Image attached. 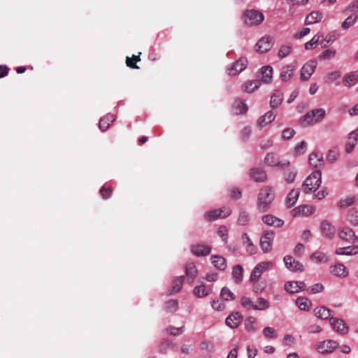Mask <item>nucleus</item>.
Masks as SVG:
<instances>
[{
    "instance_id": "1",
    "label": "nucleus",
    "mask_w": 358,
    "mask_h": 358,
    "mask_svg": "<svg viewBox=\"0 0 358 358\" xmlns=\"http://www.w3.org/2000/svg\"><path fill=\"white\" fill-rule=\"evenodd\" d=\"M275 199L274 192L271 187H264L262 188L257 196V210L260 213L268 211Z\"/></svg>"
},
{
    "instance_id": "2",
    "label": "nucleus",
    "mask_w": 358,
    "mask_h": 358,
    "mask_svg": "<svg viewBox=\"0 0 358 358\" xmlns=\"http://www.w3.org/2000/svg\"><path fill=\"white\" fill-rule=\"evenodd\" d=\"M322 182V173L320 170H315L305 180L303 187V192L310 193L316 191L320 186Z\"/></svg>"
},
{
    "instance_id": "3",
    "label": "nucleus",
    "mask_w": 358,
    "mask_h": 358,
    "mask_svg": "<svg viewBox=\"0 0 358 358\" xmlns=\"http://www.w3.org/2000/svg\"><path fill=\"white\" fill-rule=\"evenodd\" d=\"M325 116V110L323 108H316L303 115L300 120V124L303 126L313 124L322 120Z\"/></svg>"
},
{
    "instance_id": "4",
    "label": "nucleus",
    "mask_w": 358,
    "mask_h": 358,
    "mask_svg": "<svg viewBox=\"0 0 358 358\" xmlns=\"http://www.w3.org/2000/svg\"><path fill=\"white\" fill-rule=\"evenodd\" d=\"M264 16L262 13L257 10H246L243 15L245 23L248 26H256L263 22Z\"/></svg>"
},
{
    "instance_id": "5",
    "label": "nucleus",
    "mask_w": 358,
    "mask_h": 358,
    "mask_svg": "<svg viewBox=\"0 0 358 358\" xmlns=\"http://www.w3.org/2000/svg\"><path fill=\"white\" fill-rule=\"evenodd\" d=\"M317 68V62L314 59H310L305 63L300 71V79L302 81H306L310 79Z\"/></svg>"
},
{
    "instance_id": "6",
    "label": "nucleus",
    "mask_w": 358,
    "mask_h": 358,
    "mask_svg": "<svg viewBox=\"0 0 358 358\" xmlns=\"http://www.w3.org/2000/svg\"><path fill=\"white\" fill-rule=\"evenodd\" d=\"M264 163L266 165L271 167H278L279 169H283L287 166H289V162L287 160L280 161L277 155L270 152L268 153L264 158Z\"/></svg>"
},
{
    "instance_id": "7",
    "label": "nucleus",
    "mask_w": 358,
    "mask_h": 358,
    "mask_svg": "<svg viewBox=\"0 0 358 358\" xmlns=\"http://www.w3.org/2000/svg\"><path fill=\"white\" fill-rule=\"evenodd\" d=\"M231 213L229 208H221L208 211L204 214V218L208 221H214L218 218H225L228 217Z\"/></svg>"
},
{
    "instance_id": "8",
    "label": "nucleus",
    "mask_w": 358,
    "mask_h": 358,
    "mask_svg": "<svg viewBox=\"0 0 358 358\" xmlns=\"http://www.w3.org/2000/svg\"><path fill=\"white\" fill-rule=\"evenodd\" d=\"M273 266V263L271 262H262L257 264L254 268L252 270L250 280V281H254L255 280H259L262 274L271 268Z\"/></svg>"
},
{
    "instance_id": "9",
    "label": "nucleus",
    "mask_w": 358,
    "mask_h": 358,
    "mask_svg": "<svg viewBox=\"0 0 358 358\" xmlns=\"http://www.w3.org/2000/svg\"><path fill=\"white\" fill-rule=\"evenodd\" d=\"M274 238V234L272 231H266L261 237L260 247L265 253L270 252L272 249V243Z\"/></svg>"
},
{
    "instance_id": "10",
    "label": "nucleus",
    "mask_w": 358,
    "mask_h": 358,
    "mask_svg": "<svg viewBox=\"0 0 358 358\" xmlns=\"http://www.w3.org/2000/svg\"><path fill=\"white\" fill-rule=\"evenodd\" d=\"M338 236L341 239L350 243H354L358 241L355 231L349 227L339 229Z\"/></svg>"
},
{
    "instance_id": "11",
    "label": "nucleus",
    "mask_w": 358,
    "mask_h": 358,
    "mask_svg": "<svg viewBox=\"0 0 358 358\" xmlns=\"http://www.w3.org/2000/svg\"><path fill=\"white\" fill-rule=\"evenodd\" d=\"M338 344L333 340L324 341L317 345V350L322 354L331 353L338 347Z\"/></svg>"
},
{
    "instance_id": "12",
    "label": "nucleus",
    "mask_w": 358,
    "mask_h": 358,
    "mask_svg": "<svg viewBox=\"0 0 358 358\" xmlns=\"http://www.w3.org/2000/svg\"><path fill=\"white\" fill-rule=\"evenodd\" d=\"M285 267L292 272H301L303 271V266L299 261L292 258V256L287 255L283 258Z\"/></svg>"
},
{
    "instance_id": "13",
    "label": "nucleus",
    "mask_w": 358,
    "mask_h": 358,
    "mask_svg": "<svg viewBox=\"0 0 358 358\" xmlns=\"http://www.w3.org/2000/svg\"><path fill=\"white\" fill-rule=\"evenodd\" d=\"M248 59L245 57H241L233 63L230 68L227 69L229 75H236L243 71L248 65Z\"/></svg>"
},
{
    "instance_id": "14",
    "label": "nucleus",
    "mask_w": 358,
    "mask_h": 358,
    "mask_svg": "<svg viewBox=\"0 0 358 358\" xmlns=\"http://www.w3.org/2000/svg\"><path fill=\"white\" fill-rule=\"evenodd\" d=\"M296 69L297 66L294 62L284 66L280 74V80L283 82L288 81L292 77Z\"/></svg>"
},
{
    "instance_id": "15",
    "label": "nucleus",
    "mask_w": 358,
    "mask_h": 358,
    "mask_svg": "<svg viewBox=\"0 0 358 358\" xmlns=\"http://www.w3.org/2000/svg\"><path fill=\"white\" fill-rule=\"evenodd\" d=\"M306 285L302 281H288L285 284V289L290 294H296L304 290Z\"/></svg>"
},
{
    "instance_id": "16",
    "label": "nucleus",
    "mask_w": 358,
    "mask_h": 358,
    "mask_svg": "<svg viewBox=\"0 0 358 358\" xmlns=\"http://www.w3.org/2000/svg\"><path fill=\"white\" fill-rule=\"evenodd\" d=\"M243 320V316L239 312H234L227 316L225 320L226 325L231 329L237 328Z\"/></svg>"
},
{
    "instance_id": "17",
    "label": "nucleus",
    "mask_w": 358,
    "mask_h": 358,
    "mask_svg": "<svg viewBox=\"0 0 358 358\" xmlns=\"http://www.w3.org/2000/svg\"><path fill=\"white\" fill-rule=\"evenodd\" d=\"M272 38L268 36L261 38L256 44L257 50L260 53L266 52L272 48Z\"/></svg>"
},
{
    "instance_id": "18",
    "label": "nucleus",
    "mask_w": 358,
    "mask_h": 358,
    "mask_svg": "<svg viewBox=\"0 0 358 358\" xmlns=\"http://www.w3.org/2000/svg\"><path fill=\"white\" fill-rule=\"evenodd\" d=\"M310 166L315 170H320L323 166V156L318 152H312L308 158Z\"/></svg>"
},
{
    "instance_id": "19",
    "label": "nucleus",
    "mask_w": 358,
    "mask_h": 358,
    "mask_svg": "<svg viewBox=\"0 0 358 358\" xmlns=\"http://www.w3.org/2000/svg\"><path fill=\"white\" fill-rule=\"evenodd\" d=\"M330 323L334 329L341 334H346L348 332V327L345 322L339 318L331 317Z\"/></svg>"
},
{
    "instance_id": "20",
    "label": "nucleus",
    "mask_w": 358,
    "mask_h": 358,
    "mask_svg": "<svg viewBox=\"0 0 358 358\" xmlns=\"http://www.w3.org/2000/svg\"><path fill=\"white\" fill-rule=\"evenodd\" d=\"M315 211V208L312 205H302L294 208L292 213L294 216H308Z\"/></svg>"
},
{
    "instance_id": "21",
    "label": "nucleus",
    "mask_w": 358,
    "mask_h": 358,
    "mask_svg": "<svg viewBox=\"0 0 358 358\" xmlns=\"http://www.w3.org/2000/svg\"><path fill=\"white\" fill-rule=\"evenodd\" d=\"M191 251L197 257L207 256L210 253L211 248L203 244H196L192 245Z\"/></svg>"
},
{
    "instance_id": "22",
    "label": "nucleus",
    "mask_w": 358,
    "mask_h": 358,
    "mask_svg": "<svg viewBox=\"0 0 358 358\" xmlns=\"http://www.w3.org/2000/svg\"><path fill=\"white\" fill-rule=\"evenodd\" d=\"M320 229L323 236L326 238H331L334 236L335 228L329 221H322Z\"/></svg>"
},
{
    "instance_id": "23",
    "label": "nucleus",
    "mask_w": 358,
    "mask_h": 358,
    "mask_svg": "<svg viewBox=\"0 0 358 358\" xmlns=\"http://www.w3.org/2000/svg\"><path fill=\"white\" fill-rule=\"evenodd\" d=\"M212 285H206L204 284H201L200 285L196 286L194 288V294L199 298H203L208 296L212 292Z\"/></svg>"
},
{
    "instance_id": "24",
    "label": "nucleus",
    "mask_w": 358,
    "mask_h": 358,
    "mask_svg": "<svg viewBox=\"0 0 358 358\" xmlns=\"http://www.w3.org/2000/svg\"><path fill=\"white\" fill-rule=\"evenodd\" d=\"M262 222L268 226H273L275 227H280L284 224V221L282 220L271 214L264 215L262 217Z\"/></svg>"
},
{
    "instance_id": "25",
    "label": "nucleus",
    "mask_w": 358,
    "mask_h": 358,
    "mask_svg": "<svg viewBox=\"0 0 358 358\" xmlns=\"http://www.w3.org/2000/svg\"><path fill=\"white\" fill-rule=\"evenodd\" d=\"M275 118V115L272 111H268L264 115H262L257 120V126L262 128L267 124L271 123Z\"/></svg>"
},
{
    "instance_id": "26",
    "label": "nucleus",
    "mask_w": 358,
    "mask_h": 358,
    "mask_svg": "<svg viewBox=\"0 0 358 358\" xmlns=\"http://www.w3.org/2000/svg\"><path fill=\"white\" fill-rule=\"evenodd\" d=\"M250 177L255 181L259 182H264L267 178L266 172L258 168H254L250 170Z\"/></svg>"
},
{
    "instance_id": "27",
    "label": "nucleus",
    "mask_w": 358,
    "mask_h": 358,
    "mask_svg": "<svg viewBox=\"0 0 358 358\" xmlns=\"http://www.w3.org/2000/svg\"><path fill=\"white\" fill-rule=\"evenodd\" d=\"M310 259L315 264H325L329 261V257L325 253L318 250L314 252Z\"/></svg>"
},
{
    "instance_id": "28",
    "label": "nucleus",
    "mask_w": 358,
    "mask_h": 358,
    "mask_svg": "<svg viewBox=\"0 0 358 358\" xmlns=\"http://www.w3.org/2000/svg\"><path fill=\"white\" fill-rule=\"evenodd\" d=\"M331 272L338 277L344 278L348 275V271L344 264L338 263L331 266Z\"/></svg>"
},
{
    "instance_id": "29",
    "label": "nucleus",
    "mask_w": 358,
    "mask_h": 358,
    "mask_svg": "<svg viewBox=\"0 0 358 358\" xmlns=\"http://www.w3.org/2000/svg\"><path fill=\"white\" fill-rule=\"evenodd\" d=\"M335 253L338 255H355L358 254V245L338 248L335 250Z\"/></svg>"
},
{
    "instance_id": "30",
    "label": "nucleus",
    "mask_w": 358,
    "mask_h": 358,
    "mask_svg": "<svg viewBox=\"0 0 358 358\" xmlns=\"http://www.w3.org/2000/svg\"><path fill=\"white\" fill-rule=\"evenodd\" d=\"M357 138H358L357 131H352L349 134L348 141H347V143L345 145V150H346L347 153H350L353 150V149L357 143Z\"/></svg>"
},
{
    "instance_id": "31",
    "label": "nucleus",
    "mask_w": 358,
    "mask_h": 358,
    "mask_svg": "<svg viewBox=\"0 0 358 358\" xmlns=\"http://www.w3.org/2000/svg\"><path fill=\"white\" fill-rule=\"evenodd\" d=\"M185 273L189 278V283L192 284L198 274L197 268L193 262H188L185 265Z\"/></svg>"
},
{
    "instance_id": "32",
    "label": "nucleus",
    "mask_w": 358,
    "mask_h": 358,
    "mask_svg": "<svg viewBox=\"0 0 358 358\" xmlns=\"http://www.w3.org/2000/svg\"><path fill=\"white\" fill-rule=\"evenodd\" d=\"M115 120V117L113 114L108 113L106 115L101 117L99 120V127L101 131H106Z\"/></svg>"
},
{
    "instance_id": "33",
    "label": "nucleus",
    "mask_w": 358,
    "mask_h": 358,
    "mask_svg": "<svg viewBox=\"0 0 358 358\" xmlns=\"http://www.w3.org/2000/svg\"><path fill=\"white\" fill-rule=\"evenodd\" d=\"M285 168H287V169L284 172L285 181L288 184H291L295 180L297 171L294 167H292L289 165L287 166Z\"/></svg>"
},
{
    "instance_id": "34",
    "label": "nucleus",
    "mask_w": 358,
    "mask_h": 358,
    "mask_svg": "<svg viewBox=\"0 0 358 358\" xmlns=\"http://www.w3.org/2000/svg\"><path fill=\"white\" fill-rule=\"evenodd\" d=\"M314 312L315 316L322 320H327L331 318V310L325 306L317 307L315 308Z\"/></svg>"
},
{
    "instance_id": "35",
    "label": "nucleus",
    "mask_w": 358,
    "mask_h": 358,
    "mask_svg": "<svg viewBox=\"0 0 358 358\" xmlns=\"http://www.w3.org/2000/svg\"><path fill=\"white\" fill-rule=\"evenodd\" d=\"M242 241L243 244L246 248V251L250 255H254L256 253V247L252 243V241L250 240L249 236L247 233H243L242 235Z\"/></svg>"
},
{
    "instance_id": "36",
    "label": "nucleus",
    "mask_w": 358,
    "mask_h": 358,
    "mask_svg": "<svg viewBox=\"0 0 358 358\" xmlns=\"http://www.w3.org/2000/svg\"><path fill=\"white\" fill-rule=\"evenodd\" d=\"M262 81L268 83L273 77V68L271 66H264L261 68Z\"/></svg>"
},
{
    "instance_id": "37",
    "label": "nucleus",
    "mask_w": 358,
    "mask_h": 358,
    "mask_svg": "<svg viewBox=\"0 0 358 358\" xmlns=\"http://www.w3.org/2000/svg\"><path fill=\"white\" fill-rule=\"evenodd\" d=\"M212 264L220 271H224L227 268V262L225 258L220 255H213L211 257Z\"/></svg>"
},
{
    "instance_id": "38",
    "label": "nucleus",
    "mask_w": 358,
    "mask_h": 358,
    "mask_svg": "<svg viewBox=\"0 0 358 358\" xmlns=\"http://www.w3.org/2000/svg\"><path fill=\"white\" fill-rule=\"evenodd\" d=\"M245 329L250 333H254L257 330V323L256 319L252 316H249L244 321Z\"/></svg>"
},
{
    "instance_id": "39",
    "label": "nucleus",
    "mask_w": 358,
    "mask_h": 358,
    "mask_svg": "<svg viewBox=\"0 0 358 358\" xmlns=\"http://www.w3.org/2000/svg\"><path fill=\"white\" fill-rule=\"evenodd\" d=\"M243 268L241 265H236L232 269V277L235 283L238 284L242 282L243 278Z\"/></svg>"
},
{
    "instance_id": "40",
    "label": "nucleus",
    "mask_w": 358,
    "mask_h": 358,
    "mask_svg": "<svg viewBox=\"0 0 358 358\" xmlns=\"http://www.w3.org/2000/svg\"><path fill=\"white\" fill-rule=\"evenodd\" d=\"M248 110L247 105L241 101H235L232 106V113L234 115H240Z\"/></svg>"
},
{
    "instance_id": "41",
    "label": "nucleus",
    "mask_w": 358,
    "mask_h": 358,
    "mask_svg": "<svg viewBox=\"0 0 358 358\" xmlns=\"http://www.w3.org/2000/svg\"><path fill=\"white\" fill-rule=\"evenodd\" d=\"M299 196V190L298 189H294L291 190L286 198V203L288 207L293 206L297 201Z\"/></svg>"
},
{
    "instance_id": "42",
    "label": "nucleus",
    "mask_w": 358,
    "mask_h": 358,
    "mask_svg": "<svg viewBox=\"0 0 358 358\" xmlns=\"http://www.w3.org/2000/svg\"><path fill=\"white\" fill-rule=\"evenodd\" d=\"M185 280V276L181 275L175 278L172 282L171 292L169 294H172L173 293L178 292L181 290L182 287V285Z\"/></svg>"
},
{
    "instance_id": "43",
    "label": "nucleus",
    "mask_w": 358,
    "mask_h": 358,
    "mask_svg": "<svg viewBox=\"0 0 358 358\" xmlns=\"http://www.w3.org/2000/svg\"><path fill=\"white\" fill-rule=\"evenodd\" d=\"M343 85L346 87H350L358 82V75L354 72H350L343 77Z\"/></svg>"
},
{
    "instance_id": "44",
    "label": "nucleus",
    "mask_w": 358,
    "mask_h": 358,
    "mask_svg": "<svg viewBox=\"0 0 358 358\" xmlns=\"http://www.w3.org/2000/svg\"><path fill=\"white\" fill-rule=\"evenodd\" d=\"M322 17V13L318 11L311 12L309 15H308L305 20V24L306 25H310L318 22L321 20Z\"/></svg>"
},
{
    "instance_id": "45",
    "label": "nucleus",
    "mask_w": 358,
    "mask_h": 358,
    "mask_svg": "<svg viewBox=\"0 0 358 358\" xmlns=\"http://www.w3.org/2000/svg\"><path fill=\"white\" fill-rule=\"evenodd\" d=\"M346 220L352 226L358 225V210L355 208L350 209L346 215Z\"/></svg>"
},
{
    "instance_id": "46",
    "label": "nucleus",
    "mask_w": 358,
    "mask_h": 358,
    "mask_svg": "<svg viewBox=\"0 0 358 358\" xmlns=\"http://www.w3.org/2000/svg\"><path fill=\"white\" fill-rule=\"evenodd\" d=\"M283 100V94L281 92H275L271 97L270 105L271 108H275L278 107Z\"/></svg>"
},
{
    "instance_id": "47",
    "label": "nucleus",
    "mask_w": 358,
    "mask_h": 358,
    "mask_svg": "<svg viewBox=\"0 0 358 358\" xmlns=\"http://www.w3.org/2000/svg\"><path fill=\"white\" fill-rule=\"evenodd\" d=\"M270 303L268 301L263 297H259L255 301V310H265L268 309Z\"/></svg>"
},
{
    "instance_id": "48",
    "label": "nucleus",
    "mask_w": 358,
    "mask_h": 358,
    "mask_svg": "<svg viewBox=\"0 0 358 358\" xmlns=\"http://www.w3.org/2000/svg\"><path fill=\"white\" fill-rule=\"evenodd\" d=\"M358 19V15L353 13L348 16L341 24V27L343 29H348L353 26Z\"/></svg>"
},
{
    "instance_id": "49",
    "label": "nucleus",
    "mask_w": 358,
    "mask_h": 358,
    "mask_svg": "<svg viewBox=\"0 0 358 358\" xmlns=\"http://www.w3.org/2000/svg\"><path fill=\"white\" fill-rule=\"evenodd\" d=\"M296 304L300 310H309L311 306V303L306 298L299 297L296 300Z\"/></svg>"
},
{
    "instance_id": "50",
    "label": "nucleus",
    "mask_w": 358,
    "mask_h": 358,
    "mask_svg": "<svg viewBox=\"0 0 358 358\" xmlns=\"http://www.w3.org/2000/svg\"><path fill=\"white\" fill-rule=\"evenodd\" d=\"M241 304L245 309L250 310L255 309V301L248 296H243L241 298Z\"/></svg>"
},
{
    "instance_id": "51",
    "label": "nucleus",
    "mask_w": 358,
    "mask_h": 358,
    "mask_svg": "<svg viewBox=\"0 0 358 358\" xmlns=\"http://www.w3.org/2000/svg\"><path fill=\"white\" fill-rule=\"evenodd\" d=\"M292 46L291 44L282 45L278 50V56L280 59H283L287 57L292 50Z\"/></svg>"
},
{
    "instance_id": "52",
    "label": "nucleus",
    "mask_w": 358,
    "mask_h": 358,
    "mask_svg": "<svg viewBox=\"0 0 358 358\" xmlns=\"http://www.w3.org/2000/svg\"><path fill=\"white\" fill-rule=\"evenodd\" d=\"M250 221V215L249 213L245 210H241L240 211L237 223L239 225L245 226L248 224Z\"/></svg>"
},
{
    "instance_id": "53",
    "label": "nucleus",
    "mask_w": 358,
    "mask_h": 358,
    "mask_svg": "<svg viewBox=\"0 0 358 358\" xmlns=\"http://www.w3.org/2000/svg\"><path fill=\"white\" fill-rule=\"evenodd\" d=\"M356 201V197L355 196H347L342 199L338 202V207L340 208H344L352 206Z\"/></svg>"
},
{
    "instance_id": "54",
    "label": "nucleus",
    "mask_w": 358,
    "mask_h": 358,
    "mask_svg": "<svg viewBox=\"0 0 358 358\" xmlns=\"http://www.w3.org/2000/svg\"><path fill=\"white\" fill-rule=\"evenodd\" d=\"M260 81L254 80L245 83L244 90L248 92H252L259 87Z\"/></svg>"
},
{
    "instance_id": "55",
    "label": "nucleus",
    "mask_w": 358,
    "mask_h": 358,
    "mask_svg": "<svg viewBox=\"0 0 358 358\" xmlns=\"http://www.w3.org/2000/svg\"><path fill=\"white\" fill-rule=\"evenodd\" d=\"M178 303L176 299H170L164 304V308L167 312L174 313L178 310Z\"/></svg>"
},
{
    "instance_id": "56",
    "label": "nucleus",
    "mask_w": 358,
    "mask_h": 358,
    "mask_svg": "<svg viewBox=\"0 0 358 358\" xmlns=\"http://www.w3.org/2000/svg\"><path fill=\"white\" fill-rule=\"evenodd\" d=\"M252 282V290L256 294H260L266 289L265 282H260L258 280H255Z\"/></svg>"
},
{
    "instance_id": "57",
    "label": "nucleus",
    "mask_w": 358,
    "mask_h": 358,
    "mask_svg": "<svg viewBox=\"0 0 358 358\" xmlns=\"http://www.w3.org/2000/svg\"><path fill=\"white\" fill-rule=\"evenodd\" d=\"M220 296L224 301H231L235 299L234 294L227 287H224L220 292Z\"/></svg>"
},
{
    "instance_id": "58",
    "label": "nucleus",
    "mask_w": 358,
    "mask_h": 358,
    "mask_svg": "<svg viewBox=\"0 0 358 358\" xmlns=\"http://www.w3.org/2000/svg\"><path fill=\"white\" fill-rule=\"evenodd\" d=\"M262 334L266 338L275 339L278 337V334L275 329L270 327H264L263 329Z\"/></svg>"
},
{
    "instance_id": "59",
    "label": "nucleus",
    "mask_w": 358,
    "mask_h": 358,
    "mask_svg": "<svg viewBox=\"0 0 358 358\" xmlns=\"http://www.w3.org/2000/svg\"><path fill=\"white\" fill-rule=\"evenodd\" d=\"M339 157V152L336 148L329 150L327 156V159L330 163L335 162Z\"/></svg>"
},
{
    "instance_id": "60",
    "label": "nucleus",
    "mask_w": 358,
    "mask_h": 358,
    "mask_svg": "<svg viewBox=\"0 0 358 358\" xmlns=\"http://www.w3.org/2000/svg\"><path fill=\"white\" fill-rule=\"evenodd\" d=\"M341 73L338 71H334L329 73L325 77L326 82L332 83L334 80H336L341 78Z\"/></svg>"
},
{
    "instance_id": "61",
    "label": "nucleus",
    "mask_w": 358,
    "mask_h": 358,
    "mask_svg": "<svg viewBox=\"0 0 358 358\" xmlns=\"http://www.w3.org/2000/svg\"><path fill=\"white\" fill-rule=\"evenodd\" d=\"M166 331L171 335L178 336L183 333L184 327L182 326L181 327L176 328L174 327L170 326L168 328H166Z\"/></svg>"
},
{
    "instance_id": "62",
    "label": "nucleus",
    "mask_w": 358,
    "mask_h": 358,
    "mask_svg": "<svg viewBox=\"0 0 358 358\" xmlns=\"http://www.w3.org/2000/svg\"><path fill=\"white\" fill-rule=\"evenodd\" d=\"M306 149V143L304 141H301L294 147V155H301L305 152Z\"/></svg>"
},
{
    "instance_id": "63",
    "label": "nucleus",
    "mask_w": 358,
    "mask_h": 358,
    "mask_svg": "<svg viewBox=\"0 0 358 358\" xmlns=\"http://www.w3.org/2000/svg\"><path fill=\"white\" fill-rule=\"evenodd\" d=\"M218 235L221 237L224 243L227 242L228 239V229L225 226H220L217 230Z\"/></svg>"
},
{
    "instance_id": "64",
    "label": "nucleus",
    "mask_w": 358,
    "mask_h": 358,
    "mask_svg": "<svg viewBox=\"0 0 358 358\" xmlns=\"http://www.w3.org/2000/svg\"><path fill=\"white\" fill-rule=\"evenodd\" d=\"M200 348L202 350L212 352L214 350V345L208 341H203L200 343Z\"/></svg>"
}]
</instances>
